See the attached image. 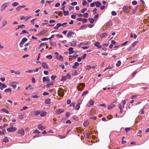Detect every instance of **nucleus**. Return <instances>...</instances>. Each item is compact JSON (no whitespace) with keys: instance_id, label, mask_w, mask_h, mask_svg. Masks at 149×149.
<instances>
[{"instance_id":"603ef678","label":"nucleus","mask_w":149,"mask_h":149,"mask_svg":"<svg viewBox=\"0 0 149 149\" xmlns=\"http://www.w3.org/2000/svg\"><path fill=\"white\" fill-rule=\"evenodd\" d=\"M40 132L37 129L35 130L33 132V133H37L38 134H39L40 133Z\"/></svg>"},{"instance_id":"c03bdc74","label":"nucleus","mask_w":149,"mask_h":149,"mask_svg":"<svg viewBox=\"0 0 149 149\" xmlns=\"http://www.w3.org/2000/svg\"><path fill=\"white\" fill-rule=\"evenodd\" d=\"M18 3L16 2H14L12 4V6H16L18 5Z\"/></svg>"},{"instance_id":"f3484780","label":"nucleus","mask_w":149,"mask_h":149,"mask_svg":"<svg viewBox=\"0 0 149 149\" xmlns=\"http://www.w3.org/2000/svg\"><path fill=\"white\" fill-rule=\"evenodd\" d=\"M107 36V34L106 33H103L100 35V37L101 38L106 37Z\"/></svg>"},{"instance_id":"338daca9","label":"nucleus","mask_w":149,"mask_h":149,"mask_svg":"<svg viewBox=\"0 0 149 149\" xmlns=\"http://www.w3.org/2000/svg\"><path fill=\"white\" fill-rule=\"evenodd\" d=\"M60 4L59 3H56L55 5V7H58L60 6Z\"/></svg>"},{"instance_id":"6e6552de","label":"nucleus","mask_w":149,"mask_h":149,"mask_svg":"<svg viewBox=\"0 0 149 149\" xmlns=\"http://www.w3.org/2000/svg\"><path fill=\"white\" fill-rule=\"evenodd\" d=\"M17 133L19 134H20L22 136H23L24 134V130L23 129H21L18 130Z\"/></svg>"},{"instance_id":"b1692460","label":"nucleus","mask_w":149,"mask_h":149,"mask_svg":"<svg viewBox=\"0 0 149 149\" xmlns=\"http://www.w3.org/2000/svg\"><path fill=\"white\" fill-rule=\"evenodd\" d=\"M119 108L120 109V113H123V106L121 104H120L119 105Z\"/></svg>"},{"instance_id":"473e14b6","label":"nucleus","mask_w":149,"mask_h":149,"mask_svg":"<svg viewBox=\"0 0 149 149\" xmlns=\"http://www.w3.org/2000/svg\"><path fill=\"white\" fill-rule=\"evenodd\" d=\"M63 12L64 16H66L69 14V12L68 11L63 10Z\"/></svg>"},{"instance_id":"dca6fc26","label":"nucleus","mask_w":149,"mask_h":149,"mask_svg":"<svg viewBox=\"0 0 149 149\" xmlns=\"http://www.w3.org/2000/svg\"><path fill=\"white\" fill-rule=\"evenodd\" d=\"M56 58L60 61H63V58L61 55H60L59 57H56Z\"/></svg>"},{"instance_id":"f257e3e1","label":"nucleus","mask_w":149,"mask_h":149,"mask_svg":"<svg viewBox=\"0 0 149 149\" xmlns=\"http://www.w3.org/2000/svg\"><path fill=\"white\" fill-rule=\"evenodd\" d=\"M57 93L59 96L62 97L64 95V90L63 88H59L58 91Z\"/></svg>"},{"instance_id":"052dcab7","label":"nucleus","mask_w":149,"mask_h":149,"mask_svg":"<svg viewBox=\"0 0 149 149\" xmlns=\"http://www.w3.org/2000/svg\"><path fill=\"white\" fill-rule=\"evenodd\" d=\"M21 7H20V6H18L16 8V10L17 11H18L21 10Z\"/></svg>"},{"instance_id":"9b49d317","label":"nucleus","mask_w":149,"mask_h":149,"mask_svg":"<svg viewBox=\"0 0 149 149\" xmlns=\"http://www.w3.org/2000/svg\"><path fill=\"white\" fill-rule=\"evenodd\" d=\"M73 48L72 47H70L68 49V53L69 54H71L73 53L74 52L73 50Z\"/></svg>"},{"instance_id":"4be33fe9","label":"nucleus","mask_w":149,"mask_h":149,"mask_svg":"<svg viewBox=\"0 0 149 149\" xmlns=\"http://www.w3.org/2000/svg\"><path fill=\"white\" fill-rule=\"evenodd\" d=\"M80 107V103L78 102L76 105L75 108L76 110H78L79 109Z\"/></svg>"},{"instance_id":"864d4df0","label":"nucleus","mask_w":149,"mask_h":149,"mask_svg":"<svg viewBox=\"0 0 149 149\" xmlns=\"http://www.w3.org/2000/svg\"><path fill=\"white\" fill-rule=\"evenodd\" d=\"M77 4V2L75 1L73 2H72L71 3V5L72 6H75Z\"/></svg>"},{"instance_id":"aec40b11","label":"nucleus","mask_w":149,"mask_h":149,"mask_svg":"<svg viewBox=\"0 0 149 149\" xmlns=\"http://www.w3.org/2000/svg\"><path fill=\"white\" fill-rule=\"evenodd\" d=\"M127 101V99H125L124 100H123L122 101V105H123V108H124L125 107V104L126 103V102Z\"/></svg>"},{"instance_id":"bb28decb","label":"nucleus","mask_w":149,"mask_h":149,"mask_svg":"<svg viewBox=\"0 0 149 149\" xmlns=\"http://www.w3.org/2000/svg\"><path fill=\"white\" fill-rule=\"evenodd\" d=\"M88 20L90 21V23L91 24H93L94 23V19L93 18H89L88 19Z\"/></svg>"},{"instance_id":"4d7b16f0","label":"nucleus","mask_w":149,"mask_h":149,"mask_svg":"<svg viewBox=\"0 0 149 149\" xmlns=\"http://www.w3.org/2000/svg\"><path fill=\"white\" fill-rule=\"evenodd\" d=\"M89 104L90 105H92L94 104V102L93 100H90L89 101Z\"/></svg>"},{"instance_id":"e433bc0d","label":"nucleus","mask_w":149,"mask_h":149,"mask_svg":"<svg viewBox=\"0 0 149 149\" xmlns=\"http://www.w3.org/2000/svg\"><path fill=\"white\" fill-rule=\"evenodd\" d=\"M49 43L51 45L55 47L56 46V45L55 42H49Z\"/></svg>"},{"instance_id":"de8ad7c7","label":"nucleus","mask_w":149,"mask_h":149,"mask_svg":"<svg viewBox=\"0 0 149 149\" xmlns=\"http://www.w3.org/2000/svg\"><path fill=\"white\" fill-rule=\"evenodd\" d=\"M56 75H52L51 77V79L52 80H54L56 78Z\"/></svg>"},{"instance_id":"a878e982","label":"nucleus","mask_w":149,"mask_h":149,"mask_svg":"<svg viewBox=\"0 0 149 149\" xmlns=\"http://www.w3.org/2000/svg\"><path fill=\"white\" fill-rule=\"evenodd\" d=\"M1 111H2V112H4V113H9V112H8V111L7 109H2L1 110Z\"/></svg>"},{"instance_id":"f03ea898","label":"nucleus","mask_w":149,"mask_h":149,"mask_svg":"<svg viewBox=\"0 0 149 149\" xmlns=\"http://www.w3.org/2000/svg\"><path fill=\"white\" fill-rule=\"evenodd\" d=\"M85 86V85L84 84L80 83L79 84V85H77V88L78 91H81L84 89Z\"/></svg>"},{"instance_id":"09e8293b","label":"nucleus","mask_w":149,"mask_h":149,"mask_svg":"<svg viewBox=\"0 0 149 149\" xmlns=\"http://www.w3.org/2000/svg\"><path fill=\"white\" fill-rule=\"evenodd\" d=\"M84 125L85 127H86L88 125V123L87 122H84Z\"/></svg>"},{"instance_id":"a18cd8bd","label":"nucleus","mask_w":149,"mask_h":149,"mask_svg":"<svg viewBox=\"0 0 149 149\" xmlns=\"http://www.w3.org/2000/svg\"><path fill=\"white\" fill-rule=\"evenodd\" d=\"M66 78L67 77L69 79H70L71 78V76H70V74L68 73L66 75Z\"/></svg>"},{"instance_id":"13d9d810","label":"nucleus","mask_w":149,"mask_h":149,"mask_svg":"<svg viewBox=\"0 0 149 149\" xmlns=\"http://www.w3.org/2000/svg\"><path fill=\"white\" fill-rule=\"evenodd\" d=\"M86 70H89L91 68V66L90 65H88L86 66Z\"/></svg>"},{"instance_id":"8fccbe9b","label":"nucleus","mask_w":149,"mask_h":149,"mask_svg":"<svg viewBox=\"0 0 149 149\" xmlns=\"http://www.w3.org/2000/svg\"><path fill=\"white\" fill-rule=\"evenodd\" d=\"M86 56V54H84L82 56L81 58H82V59H84L85 58V57Z\"/></svg>"},{"instance_id":"1a4fd4ad","label":"nucleus","mask_w":149,"mask_h":149,"mask_svg":"<svg viewBox=\"0 0 149 149\" xmlns=\"http://www.w3.org/2000/svg\"><path fill=\"white\" fill-rule=\"evenodd\" d=\"M64 111V110L63 109H57L56 111V114H61Z\"/></svg>"},{"instance_id":"4468645a","label":"nucleus","mask_w":149,"mask_h":149,"mask_svg":"<svg viewBox=\"0 0 149 149\" xmlns=\"http://www.w3.org/2000/svg\"><path fill=\"white\" fill-rule=\"evenodd\" d=\"M42 65L43 68L46 69L48 68V67L47 64L45 62H42Z\"/></svg>"},{"instance_id":"0eeeda50","label":"nucleus","mask_w":149,"mask_h":149,"mask_svg":"<svg viewBox=\"0 0 149 149\" xmlns=\"http://www.w3.org/2000/svg\"><path fill=\"white\" fill-rule=\"evenodd\" d=\"M123 11L126 13H128L130 12L129 8L126 6H124L123 8Z\"/></svg>"},{"instance_id":"e2e57ef3","label":"nucleus","mask_w":149,"mask_h":149,"mask_svg":"<svg viewBox=\"0 0 149 149\" xmlns=\"http://www.w3.org/2000/svg\"><path fill=\"white\" fill-rule=\"evenodd\" d=\"M95 3H92L90 4V6L92 7H94L95 6Z\"/></svg>"},{"instance_id":"2f4dec72","label":"nucleus","mask_w":149,"mask_h":149,"mask_svg":"<svg viewBox=\"0 0 149 149\" xmlns=\"http://www.w3.org/2000/svg\"><path fill=\"white\" fill-rule=\"evenodd\" d=\"M47 31L45 30H43V31H42L39 33V35H43L45 33L47 32Z\"/></svg>"},{"instance_id":"49530a36","label":"nucleus","mask_w":149,"mask_h":149,"mask_svg":"<svg viewBox=\"0 0 149 149\" xmlns=\"http://www.w3.org/2000/svg\"><path fill=\"white\" fill-rule=\"evenodd\" d=\"M13 83H15V82H13L12 83V84ZM11 86L14 89H15L16 88V87H17V85L15 84H11Z\"/></svg>"},{"instance_id":"412c9836","label":"nucleus","mask_w":149,"mask_h":149,"mask_svg":"<svg viewBox=\"0 0 149 149\" xmlns=\"http://www.w3.org/2000/svg\"><path fill=\"white\" fill-rule=\"evenodd\" d=\"M7 87V86L6 84L2 83L0 87V89L1 90H3L4 88H6Z\"/></svg>"},{"instance_id":"37998d69","label":"nucleus","mask_w":149,"mask_h":149,"mask_svg":"<svg viewBox=\"0 0 149 149\" xmlns=\"http://www.w3.org/2000/svg\"><path fill=\"white\" fill-rule=\"evenodd\" d=\"M75 103L74 102H72L71 103L69 107H74L75 105Z\"/></svg>"},{"instance_id":"c9c22d12","label":"nucleus","mask_w":149,"mask_h":149,"mask_svg":"<svg viewBox=\"0 0 149 149\" xmlns=\"http://www.w3.org/2000/svg\"><path fill=\"white\" fill-rule=\"evenodd\" d=\"M87 25H82L80 27V29L81 30H82L84 29V27H87Z\"/></svg>"},{"instance_id":"5701e85b","label":"nucleus","mask_w":149,"mask_h":149,"mask_svg":"<svg viewBox=\"0 0 149 149\" xmlns=\"http://www.w3.org/2000/svg\"><path fill=\"white\" fill-rule=\"evenodd\" d=\"M8 139L7 137H5L3 139V141L5 143L8 142Z\"/></svg>"},{"instance_id":"0e129e2a","label":"nucleus","mask_w":149,"mask_h":149,"mask_svg":"<svg viewBox=\"0 0 149 149\" xmlns=\"http://www.w3.org/2000/svg\"><path fill=\"white\" fill-rule=\"evenodd\" d=\"M111 14L113 15H116L117 14L114 11H112L111 12Z\"/></svg>"},{"instance_id":"7c9ffc66","label":"nucleus","mask_w":149,"mask_h":149,"mask_svg":"<svg viewBox=\"0 0 149 149\" xmlns=\"http://www.w3.org/2000/svg\"><path fill=\"white\" fill-rule=\"evenodd\" d=\"M78 74V72L77 71V70H74L72 73V75H75Z\"/></svg>"},{"instance_id":"9d476101","label":"nucleus","mask_w":149,"mask_h":149,"mask_svg":"<svg viewBox=\"0 0 149 149\" xmlns=\"http://www.w3.org/2000/svg\"><path fill=\"white\" fill-rule=\"evenodd\" d=\"M94 45L97 47V48H100L101 47V45H100V44L99 42H96L94 44Z\"/></svg>"},{"instance_id":"a211bd4d","label":"nucleus","mask_w":149,"mask_h":149,"mask_svg":"<svg viewBox=\"0 0 149 149\" xmlns=\"http://www.w3.org/2000/svg\"><path fill=\"white\" fill-rule=\"evenodd\" d=\"M38 128L40 130H42L45 129V127L44 126L41 125H39L38 126Z\"/></svg>"},{"instance_id":"2eb2a0df","label":"nucleus","mask_w":149,"mask_h":149,"mask_svg":"<svg viewBox=\"0 0 149 149\" xmlns=\"http://www.w3.org/2000/svg\"><path fill=\"white\" fill-rule=\"evenodd\" d=\"M115 106V105L113 104H111L108 105V109H110Z\"/></svg>"},{"instance_id":"423d86ee","label":"nucleus","mask_w":149,"mask_h":149,"mask_svg":"<svg viewBox=\"0 0 149 149\" xmlns=\"http://www.w3.org/2000/svg\"><path fill=\"white\" fill-rule=\"evenodd\" d=\"M74 35H75V33L74 32L70 31L68 33L67 37L68 38H70L73 36Z\"/></svg>"},{"instance_id":"4c0bfd02","label":"nucleus","mask_w":149,"mask_h":149,"mask_svg":"<svg viewBox=\"0 0 149 149\" xmlns=\"http://www.w3.org/2000/svg\"><path fill=\"white\" fill-rule=\"evenodd\" d=\"M40 112L39 111H37L34 112V113L35 116L39 115L40 113Z\"/></svg>"},{"instance_id":"72a5a7b5","label":"nucleus","mask_w":149,"mask_h":149,"mask_svg":"<svg viewBox=\"0 0 149 149\" xmlns=\"http://www.w3.org/2000/svg\"><path fill=\"white\" fill-rule=\"evenodd\" d=\"M12 91L11 88H8L5 89L4 90V92L6 93L8 92H10Z\"/></svg>"},{"instance_id":"69168bd1","label":"nucleus","mask_w":149,"mask_h":149,"mask_svg":"<svg viewBox=\"0 0 149 149\" xmlns=\"http://www.w3.org/2000/svg\"><path fill=\"white\" fill-rule=\"evenodd\" d=\"M137 3L136 1H134L132 2V3L133 5H135Z\"/></svg>"},{"instance_id":"c756f323","label":"nucleus","mask_w":149,"mask_h":149,"mask_svg":"<svg viewBox=\"0 0 149 149\" xmlns=\"http://www.w3.org/2000/svg\"><path fill=\"white\" fill-rule=\"evenodd\" d=\"M83 16L85 18H88V17L89 14L88 13H85L83 15Z\"/></svg>"},{"instance_id":"393cba45","label":"nucleus","mask_w":149,"mask_h":149,"mask_svg":"<svg viewBox=\"0 0 149 149\" xmlns=\"http://www.w3.org/2000/svg\"><path fill=\"white\" fill-rule=\"evenodd\" d=\"M7 24V22L6 20H5L2 22V27H4Z\"/></svg>"},{"instance_id":"6ab92c4d","label":"nucleus","mask_w":149,"mask_h":149,"mask_svg":"<svg viewBox=\"0 0 149 149\" xmlns=\"http://www.w3.org/2000/svg\"><path fill=\"white\" fill-rule=\"evenodd\" d=\"M51 99L50 98L47 99L45 101V103L47 104H49L51 103Z\"/></svg>"},{"instance_id":"58836bf2","label":"nucleus","mask_w":149,"mask_h":149,"mask_svg":"<svg viewBox=\"0 0 149 149\" xmlns=\"http://www.w3.org/2000/svg\"><path fill=\"white\" fill-rule=\"evenodd\" d=\"M53 84L54 83L53 82H51L49 84H47L46 85V87L47 88H49L50 86L53 85Z\"/></svg>"},{"instance_id":"774afa93","label":"nucleus","mask_w":149,"mask_h":149,"mask_svg":"<svg viewBox=\"0 0 149 149\" xmlns=\"http://www.w3.org/2000/svg\"><path fill=\"white\" fill-rule=\"evenodd\" d=\"M82 5L83 6H85V5L87 3V2L86 1H84L82 2Z\"/></svg>"},{"instance_id":"ddd939ff","label":"nucleus","mask_w":149,"mask_h":149,"mask_svg":"<svg viewBox=\"0 0 149 149\" xmlns=\"http://www.w3.org/2000/svg\"><path fill=\"white\" fill-rule=\"evenodd\" d=\"M95 4L96 5V7H100L102 5L101 3L98 1H97L95 2Z\"/></svg>"},{"instance_id":"5fc2aeb1","label":"nucleus","mask_w":149,"mask_h":149,"mask_svg":"<svg viewBox=\"0 0 149 149\" xmlns=\"http://www.w3.org/2000/svg\"><path fill=\"white\" fill-rule=\"evenodd\" d=\"M24 27L25 25L24 24L19 25V28H20V29L23 28Z\"/></svg>"},{"instance_id":"f704fd0d","label":"nucleus","mask_w":149,"mask_h":149,"mask_svg":"<svg viewBox=\"0 0 149 149\" xmlns=\"http://www.w3.org/2000/svg\"><path fill=\"white\" fill-rule=\"evenodd\" d=\"M121 62L119 60L117 61V63L116 64V65L117 67H118L121 65Z\"/></svg>"},{"instance_id":"ea45409f","label":"nucleus","mask_w":149,"mask_h":149,"mask_svg":"<svg viewBox=\"0 0 149 149\" xmlns=\"http://www.w3.org/2000/svg\"><path fill=\"white\" fill-rule=\"evenodd\" d=\"M46 58L49 59H51L52 58V56L51 55H49L46 56Z\"/></svg>"},{"instance_id":"7ed1b4c3","label":"nucleus","mask_w":149,"mask_h":149,"mask_svg":"<svg viewBox=\"0 0 149 149\" xmlns=\"http://www.w3.org/2000/svg\"><path fill=\"white\" fill-rule=\"evenodd\" d=\"M27 40V39L26 38H23L19 43V46L20 47H23L24 43Z\"/></svg>"},{"instance_id":"6e6d98bb","label":"nucleus","mask_w":149,"mask_h":149,"mask_svg":"<svg viewBox=\"0 0 149 149\" xmlns=\"http://www.w3.org/2000/svg\"><path fill=\"white\" fill-rule=\"evenodd\" d=\"M58 15L60 16H62L63 15L62 11L58 12Z\"/></svg>"},{"instance_id":"a19ab883","label":"nucleus","mask_w":149,"mask_h":149,"mask_svg":"<svg viewBox=\"0 0 149 149\" xmlns=\"http://www.w3.org/2000/svg\"><path fill=\"white\" fill-rule=\"evenodd\" d=\"M66 76H63L61 79V81H65L66 79Z\"/></svg>"},{"instance_id":"680f3d73","label":"nucleus","mask_w":149,"mask_h":149,"mask_svg":"<svg viewBox=\"0 0 149 149\" xmlns=\"http://www.w3.org/2000/svg\"><path fill=\"white\" fill-rule=\"evenodd\" d=\"M78 56V55L77 54H74L72 56V58H75Z\"/></svg>"},{"instance_id":"20e7f679","label":"nucleus","mask_w":149,"mask_h":149,"mask_svg":"<svg viewBox=\"0 0 149 149\" xmlns=\"http://www.w3.org/2000/svg\"><path fill=\"white\" fill-rule=\"evenodd\" d=\"M17 129L16 128L11 126L10 128H7V130L8 132H13L16 131Z\"/></svg>"},{"instance_id":"79ce46f5","label":"nucleus","mask_w":149,"mask_h":149,"mask_svg":"<svg viewBox=\"0 0 149 149\" xmlns=\"http://www.w3.org/2000/svg\"><path fill=\"white\" fill-rule=\"evenodd\" d=\"M47 45V44L45 43H40V44L39 46V48H40L43 45Z\"/></svg>"},{"instance_id":"cd10ccee","label":"nucleus","mask_w":149,"mask_h":149,"mask_svg":"<svg viewBox=\"0 0 149 149\" xmlns=\"http://www.w3.org/2000/svg\"><path fill=\"white\" fill-rule=\"evenodd\" d=\"M71 45L72 46H75L76 45V43L75 41H73L71 42Z\"/></svg>"},{"instance_id":"3c124183","label":"nucleus","mask_w":149,"mask_h":149,"mask_svg":"<svg viewBox=\"0 0 149 149\" xmlns=\"http://www.w3.org/2000/svg\"><path fill=\"white\" fill-rule=\"evenodd\" d=\"M88 91H84L83 93L82 94V96H83L84 95H85L87 94L88 93Z\"/></svg>"},{"instance_id":"bf43d9fd","label":"nucleus","mask_w":149,"mask_h":149,"mask_svg":"<svg viewBox=\"0 0 149 149\" xmlns=\"http://www.w3.org/2000/svg\"><path fill=\"white\" fill-rule=\"evenodd\" d=\"M28 33V32H27L26 30H23L22 31V32L21 33V34H22L23 33Z\"/></svg>"},{"instance_id":"f8f14e48","label":"nucleus","mask_w":149,"mask_h":149,"mask_svg":"<svg viewBox=\"0 0 149 149\" xmlns=\"http://www.w3.org/2000/svg\"><path fill=\"white\" fill-rule=\"evenodd\" d=\"M79 63L78 62H75L74 63V65L72 66V68H77V67L79 65Z\"/></svg>"},{"instance_id":"c85d7f7f","label":"nucleus","mask_w":149,"mask_h":149,"mask_svg":"<svg viewBox=\"0 0 149 149\" xmlns=\"http://www.w3.org/2000/svg\"><path fill=\"white\" fill-rule=\"evenodd\" d=\"M47 114V112L45 111L42 112L40 115V116L42 117H44Z\"/></svg>"},{"instance_id":"39448f33","label":"nucleus","mask_w":149,"mask_h":149,"mask_svg":"<svg viewBox=\"0 0 149 149\" xmlns=\"http://www.w3.org/2000/svg\"><path fill=\"white\" fill-rule=\"evenodd\" d=\"M10 2H7L3 4L1 6V11L5 9V8L8 5H9Z\"/></svg>"}]
</instances>
